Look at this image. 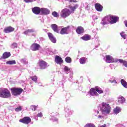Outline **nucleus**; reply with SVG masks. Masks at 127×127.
Here are the masks:
<instances>
[{"label":"nucleus","mask_w":127,"mask_h":127,"mask_svg":"<svg viewBox=\"0 0 127 127\" xmlns=\"http://www.w3.org/2000/svg\"><path fill=\"white\" fill-rule=\"evenodd\" d=\"M17 47V44L16 43H13L11 45V48L12 49H14V48H16Z\"/></svg>","instance_id":"58836bf2"},{"label":"nucleus","mask_w":127,"mask_h":127,"mask_svg":"<svg viewBox=\"0 0 127 127\" xmlns=\"http://www.w3.org/2000/svg\"><path fill=\"white\" fill-rule=\"evenodd\" d=\"M21 63H23V64H28V62H27V61L26 60V59H22L21 60Z\"/></svg>","instance_id":"ea45409f"},{"label":"nucleus","mask_w":127,"mask_h":127,"mask_svg":"<svg viewBox=\"0 0 127 127\" xmlns=\"http://www.w3.org/2000/svg\"><path fill=\"white\" fill-rule=\"evenodd\" d=\"M43 117V115L42 114V113L40 112L37 114V116H34V119L37 121V120H38V118H42Z\"/></svg>","instance_id":"473e14b6"},{"label":"nucleus","mask_w":127,"mask_h":127,"mask_svg":"<svg viewBox=\"0 0 127 127\" xmlns=\"http://www.w3.org/2000/svg\"><path fill=\"white\" fill-rule=\"evenodd\" d=\"M31 108H34V111H35L36 110V107H35V106H32Z\"/></svg>","instance_id":"6e6d98bb"},{"label":"nucleus","mask_w":127,"mask_h":127,"mask_svg":"<svg viewBox=\"0 0 127 127\" xmlns=\"http://www.w3.org/2000/svg\"><path fill=\"white\" fill-rule=\"evenodd\" d=\"M36 32V30L35 29H30L26 30L25 31L23 32V34L25 35H29V33H33Z\"/></svg>","instance_id":"2eb2a0df"},{"label":"nucleus","mask_w":127,"mask_h":127,"mask_svg":"<svg viewBox=\"0 0 127 127\" xmlns=\"http://www.w3.org/2000/svg\"><path fill=\"white\" fill-rule=\"evenodd\" d=\"M6 64L7 65H14V64H16V62H15V61H14V60L9 61H7L6 62Z\"/></svg>","instance_id":"7c9ffc66"},{"label":"nucleus","mask_w":127,"mask_h":127,"mask_svg":"<svg viewBox=\"0 0 127 127\" xmlns=\"http://www.w3.org/2000/svg\"><path fill=\"white\" fill-rule=\"evenodd\" d=\"M68 81H69V82H72V79L69 77V78H68Z\"/></svg>","instance_id":"13d9d810"},{"label":"nucleus","mask_w":127,"mask_h":127,"mask_svg":"<svg viewBox=\"0 0 127 127\" xmlns=\"http://www.w3.org/2000/svg\"><path fill=\"white\" fill-rule=\"evenodd\" d=\"M25 2H32L33 1H36V0H24Z\"/></svg>","instance_id":"c03bdc74"},{"label":"nucleus","mask_w":127,"mask_h":127,"mask_svg":"<svg viewBox=\"0 0 127 127\" xmlns=\"http://www.w3.org/2000/svg\"><path fill=\"white\" fill-rule=\"evenodd\" d=\"M100 110L103 115H109L111 113V106L110 104L103 102L100 104Z\"/></svg>","instance_id":"f03ea898"},{"label":"nucleus","mask_w":127,"mask_h":127,"mask_svg":"<svg viewBox=\"0 0 127 127\" xmlns=\"http://www.w3.org/2000/svg\"><path fill=\"white\" fill-rule=\"evenodd\" d=\"M56 116H57V113H55L54 112L51 113L50 120L53 122H55L56 123H58V119L56 117Z\"/></svg>","instance_id":"4468645a"},{"label":"nucleus","mask_w":127,"mask_h":127,"mask_svg":"<svg viewBox=\"0 0 127 127\" xmlns=\"http://www.w3.org/2000/svg\"><path fill=\"white\" fill-rule=\"evenodd\" d=\"M95 7L97 11H102L103 10V6L99 3L95 4Z\"/></svg>","instance_id":"5701e85b"},{"label":"nucleus","mask_w":127,"mask_h":127,"mask_svg":"<svg viewBox=\"0 0 127 127\" xmlns=\"http://www.w3.org/2000/svg\"><path fill=\"white\" fill-rule=\"evenodd\" d=\"M89 94L90 96L92 97H98L99 96V94L97 92V90L96 89V87L91 88L89 91Z\"/></svg>","instance_id":"ddd939ff"},{"label":"nucleus","mask_w":127,"mask_h":127,"mask_svg":"<svg viewBox=\"0 0 127 127\" xmlns=\"http://www.w3.org/2000/svg\"><path fill=\"white\" fill-rule=\"evenodd\" d=\"M22 110V106H19V107L15 109V112H20Z\"/></svg>","instance_id":"37998d69"},{"label":"nucleus","mask_w":127,"mask_h":127,"mask_svg":"<svg viewBox=\"0 0 127 127\" xmlns=\"http://www.w3.org/2000/svg\"><path fill=\"white\" fill-rule=\"evenodd\" d=\"M117 62H119V63H123V65L127 67V61H124L121 59H118L117 60Z\"/></svg>","instance_id":"cd10ccee"},{"label":"nucleus","mask_w":127,"mask_h":127,"mask_svg":"<svg viewBox=\"0 0 127 127\" xmlns=\"http://www.w3.org/2000/svg\"><path fill=\"white\" fill-rule=\"evenodd\" d=\"M19 122H20V123H22L23 124H25V125H28L29 123L31 122V119L28 117H26L19 120Z\"/></svg>","instance_id":"f8f14e48"},{"label":"nucleus","mask_w":127,"mask_h":127,"mask_svg":"<svg viewBox=\"0 0 127 127\" xmlns=\"http://www.w3.org/2000/svg\"><path fill=\"white\" fill-rule=\"evenodd\" d=\"M65 61L66 62V63H71L72 61L71 60V58L67 57L65 58Z\"/></svg>","instance_id":"4c0bfd02"},{"label":"nucleus","mask_w":127,"mask_h":127,"mask_svg":"<svg viewBox=\"0 0 127 127\" xmlns=\"http://www.w3.org/2000/svg\"><path fill=\"white\" fill-rule=\"evenodd\" d=\"M70 68L68 67V66H65L64 67V71L66 74H68L69 72H70Z\"/></svg>","instance_id":"72a5a7b5"},{"label":"nucleus","mask_w":127,"mask_h":127,"mask_svg":"<svg viewBox=\"0 0 127 127\" xmlns=\"http://www.w3.org/2000/svg\"><path fill=\"white\" fill-rule=\"evenodd\" d=\"M86 8L88 10H89V9H90V6H89L88 5H87V6L86 7Z\"/></svg>","instance_id":"5fc2aeb1"},{"label":"nucleus","mask_w":127,"mask_h":127,"mask_svg":"<svg viewBox=\"0 0 127 127\" xmlns=\"http://www.w3.org/2000/svg\"><path fill=\"white\" fill-rule=\"evenodd\" d=\"M79 63L80 64H85L86 63V58H81L79 60Z\"/></svg>","instance_id":"2f4dec72"},{"label":"nucleus","mask_w":127,"mask_h":127,"mask_svg":"<svg viewBox=\"0 0 127 127\" xmlns=\"http://www.w3.org/2000/svg\"><path fill=\"white\" fill-rule=\"evenodd\" d=\"M64 83H65V81H62V86H63V87H64Z\"/></svg>","instance_id":"4d7b16f0"},{"label":"nucleus","mask_w":127,"mask_h":127,"mask_svg":"<svg viewBox=\"0 0 127 127\" xmlns=\"http://www.w3.org/2000/svg\"><path fill=\"white\" fill-rule=\"evenodd\" d=\"M69 32H70V26H68L66 27L62 28L61 30L60 33V34L64 35V34H68Z\"/></svg>","instance_id":"0eeeda50"},{"label":"nucleus","mask_w":127,"mask_h":127,"mask_svg":"<svg viewBox=\"0 0 127 127\" xmlns=\"http://www.w3.org/2000/svg\"><path fill=\"white\" fill-rule=\"evenodd\" d=\"M79 5L77 4H75L74 5H69L68 8H64L62 10L60 13L61 17L63 18H66L68 16H70L72 13H74L77 8H78Z\"/></svg>","instance_id":"f257e3e1"},{"label":"nucleus","mask_w":127,"mask_h":127,"mask_svg":"<svg viewBox=\"0 0 127 127\" xmlns=\"http://www.w3.org/2000/svg\"><path fill=\"white\" fill-rule=\"evenodd\" d=\"M124 24H125L126 27H127V20L124 21Z\"/></svg>","instance_id":"864d4df0"},{"label":"nucleus","mask_w":127,"mask_h":127,"mask_svg":"<svg viewBox=\"0 0 127 127\" xmlns=\"http://www.w3.org/2000/svg\"><path fill=\"white\" fill-rule=\"evenodd\" d=\"M92 19L93 20H95V19H98V17H97V16L95 15H93L92 16Z\"/></svg>","instance_id":"49530a36"},{"label":"nucleus","mask_w":127,"mask_h":127,"mask_svg":"<svg viewBox=\"0 0 127 127\" xmlns=\"http://www.w3.org/2000/svg\"><path fill=\"white\" fill-rule=\"evenodd\" d=\"M45 52H46V53H47V54H48V55L52 54V52H51V50H50V49H46Z\"/></svg>","instance_id":"79ce46f5"},{"label":"nucleus","mask_w":127,"mask_h":127,"mask_svg":"<svg viewBox=\"0 0 127 127\" xmlns=\"http://www.w3.org/2000/svg\"><path fill=\"white\" fill-rule=\"evenodd\" d=\"M109 22H111L110 15L102 19L101 24H102V25H106V24H108Z\"/></svg>","instance_id":"1a4fd4ad"},{"label":"nucleus","mask_w":127,"mask_h":127,"mask_svg":"<svg viewBox=\"0 0 127 127\" xmlns=\"http://www.w3.org/2000/svg\"><path fill=\"white\" fill-rule=\"evenodd\" d=\"M51 27L53 30L55 31V32H57V33H59L60 29H59V27H58V26H57V25L55 24H52Z\"/></svg>","instance_id":"412c9836"},{"label":"nucleus","mask_w":127,"mask_h":127,"mask_svg":"<svg viewBox=\"0 0 127 127\" xmlns=\"http://www.w3.org/2000/svg\"><path fill=\"white\" fill-rule=\"evenodd\" d=\"M97 118H98V119H103L104 116H103L102 115H98Z\"/></svg>","instance_id":"8fccbe9b"},{"label":"nucleus","mask_w":127,"mask_h":127,"mask_svg":"<svg viewBox=\"0 0 127 127\" xmlns=\"http://www.w3.org/2000/svg\"><path fill=\"white\" fill-rule=\"evenodd\" d=\"M95 89H96L97 93H98V94H103V93H104L103 89H102V88H100L98 86H96Z\"/></svg>","instance_id":"c85d7f7f"},{"label":"nucleus","mask_w":127,"mask_h":127,"mask_svg":"<svg viewBox=\"0 0 127 127\" xmlns=\"http://www.w3.org/2000/svg\"><path fill=\"white\" fill-rule=\"evenodd\" d=\"M38 64L40 69H46V68H47V67L49 66L48 65V64H47V63L42 60L40 61L38 63Z\"/></svg>","instance_id":"423d86ee"},{"label":"nucleus","mask_w":127,"mask_h":127,"mask_svg":"<svg viewBox=\"0 0 127 127\" xmlns=\"http://www.w3.org/2000/svg\"><path fill=\"white\" fill-rule=\"evenodd\" d=\"M40 86H42V85L41 84V85H40Z\"/></svg>","instance_id":"680f3d73"},{"label":"nucleus","mask_w":127,"mask_h":127,"mask_svg":"<svg viewBox=\"0 0 127 127\" xmlns=\"http://www.w3.org/2000/svg\"><path fill=\"white\" fill-rule=\"evenodd\" d=\"M12 31H14V28L11 26L7 27L4 29V32L5 33H9V32H12Z\"/></svg>","instance_id":"4be33fe9"},{"label":"nucleus","mask_w":127,"mask_h":127,"mask_svg":"<svg viewBox=\"0 0 127 127\" xmlns=\"http://www.w3.org/2000/svg\"><path fill=\"white\" fill-rule=\"evenodd\" d=\"M69 2H78V1L76 0H65Z\"/></svg>","instance_id":"a18cd8bd"},{"label":"nucleus","mask_w":127,"mask_h":127,"mask_svg":"<svg viewBox=\"0 0 127 127\" xmlns=\"http://www.w3.org/2000/svg\"><path fill=\"white\" fill-rule=\"evenodd\" d=\"M52 14L54 17H59V14L56 11L53 12Z\"/></svg>","instance_id":"e433bc0d"},{"label":"nucleus","mask_w":127,"mask_h":127,"mask_svg":"<svg viewBox=\"0 0 127 127\" xmlns=\"http://www.w3.org/2000/svg\"><path fill=\"white\" fill-rule=\"evenodd\" d=\"M121 83L122 86L126 89H127V82L124 79H121Z\"/></svg>","instance_id":"c756f323"},{"label":"nucleus","mask_w":127,"mask_h":127,"mask_svg":"<svg viewBox=\"0 0 127 127\" xmlns=\"http://www.w3.org/2000/svg\"><path fill=\"white\" fill-rule=\"evenodd\" d=\"M122 127H126L124 125H123V126H122Z\"/></svg>","instance_id":"bf43d9fd"},{"label":"nucleus","mask_w":127,"mask_h":127,"mask_svg":"<svg viewBox=\"0 0 127 127\" xmlns=\"http://www.w3.org/2000/svg\"><path fill=\"white\" fill-rule=\"evenodd\" d=\"M110 23L111 24H114L117 23L119 21V17L115 15H110Z\"/></svg>","instance_id":"6e6552de"},{"label":"nucleus","mask_w":127,"mask_h":127,"mask_svg":"<svg viewBox=\"0 0 127 127\" xmlns=\"http://www.w3.org/2000/svg\"><path fill=\"white\" fill-rule=\"evenodd\" d=\"M111 83H114L115 84H117V81H116L115 79L113 80H110Z\"/></svg>","instance_id":"09e8293b"},{"label":"nucleus","mask_w":127,"mask_h":127,"mask_svg":"<svg viewBox=\"0 0 127 127\" xmlns=\"http://www.w3.org/2000/svg\"><path fill=\"white\" fill-rule=\"evenodd\" d=\"M30 79L32 80L35 83H36L37 82V76H33L30 77Z\"/></svg>","instance_id":"f704fd0d"},{"label":"nucleus","mask_w":127,"mask_h":127,"mask_svg":"<svg viewBox=\"0 0 127 127\" xmlns=\"http://www.w3.org/2000/svg\"><path fill=\"white\" fill-rule=\"evenodd\" d=\"M10 97H11V94H10V92H9V90L6 88L0 89V98L8 99V98H10Z\"/></svg>","instance_id":"7ed1b4c3"},{"label":"nucleus","mask_w":127,"mask_h":127,"mask_svg":"<svg viewBox=\"0 0 127 127\" xmlns=\"http://www.w3.org/2000/svg\"><path fill=\"white\" fill-rule=\"evenodd\" d=\"M32 10L35 14H39L41 11V8L39 7H34L32 9Z\"/></svg>","instance_id":"a211bd4d"},{"label":"nucleus","mask_w":127,"mask_h":127,"mask_svg":"<svg viewBox=\"0 0 127 127\" xmlns=\"http://www.w3.org/2000/svg\"><path fill=\"white\" fill-rule=\"evenodd\" d=\"M81 39L85 41H88V40H90V39H91V36L90 35H85L81 37Z\"/></svg>","instance_id":"393cba45"},{"label":"nucleus","mask_w":127,"mask_h":127,"mask_svg":"<svg viewBox=\"0 0 127 127\" xmlns=\"http://www.w3.org/2000/svg\"><path fill=\"white\" fill-rule=\"evenodd\" d=\"M23 90L20 88H13L11 89L12 95L13 96H19L22 93Z\"/></svg>","instance_id":"20e7f679"},{"label":"nucleus","mask_w":127,"mask_h":127,"mask_svg":"<svg viewBox=\"0 0 127 127\" xmlns=\"http://www.w3.org/2000/svg\"><path fill=\"white\" fill-rule=\"evenodd\" d=\"M64 112H65V117H66V118H68V117H69V116H71V115H72V114H73V110H71L69 106L65 107Z\"/></svg>","instance_id":"9d476101"},{"label":"nucleus","mask_w":127,"mask_h":127,"mask_svg":"<svg viewBox=\"0 0 127 127\" xmlns=\"http://www.w3.org/2000/svg\"><path fill=\"white\" fill-rule=\"evenodd\" d=\"M10 53L9 52H5L2 55L3 59H6V58H8V57H10Z\"/></svg>","instance_id":"a878e982"},{"label":"nucleus","mask_w":127,"mask_h":127,"mask_svg":"<svg viewBox=\"0 0 127 127\" xmlns=\"http://www.w3.org/2000/svg\"><path fill=\"white\" fill-rule=\"evenodd\" d=\"M84 127H96V126L92 123H88L86 124Z\"/></svg>","instance_id":"c9c22d12"},{"label":"nucleus","mask_w":127,"mask_h":127,"mask_svg":"<svg viewBox=\"0 0 127 127\" xmlns=\"http://www.w3.org/2000/svg\"><path fill=\"white\" fill-rule=\"evenodd\" d=\"M99 114V111H95V116H97V115Z\"/></svg>","instance_id":"603ef678"},{"label":"nucleus","mask_w":127,"mask_h":127,"mask_svg":"<svg viewBox=\"0 0 127 127\" xmlns=\"http://www.w3.org/2000/svg\"><path fill=\"white\" fill-rule=\"evenodd\" d=\"M41 12L42 14L47 15V14H49V13H50V11L47 8H41Z\"/></svg>","instance_id":"6ab92c4d"},{"label":"nucleus","mask_w":127,"mask_h":127,"mask_svg":"<svg viewBox=\"0 0 127 127\" xmlns=\"http://www.w3.org/2000/svg\"><path fill=\"white\" fill-rule=\"evenodd\" d=\"M123 126H124V125H123V124H118L117 125V127H123Z\"/></svg>","instance_id":"3c124183"},{"label":"nucleus","mask_w":127,"mask_h":127,"mask_svg":"<svg viewBox=\"0 0 127 127\" xmlns=\"http://www.w3.org/2000/svg\"><path fill=\"white\" fill-rule=\"evenodd\" d=\"M55 60L57 64H61V63L63 62V60H62V58L59 56H56L55 57Z\"/></svg>","instance_id":"aec40b11"},{"label":"nucleus","mask_w":127,"mask_h":127,"mask_svg":"<svg viewBox=\"0 0 127 127\" xmlns=\"http://www.w3.org/2000/svg\"><path fill=\"white\" fill-rule=\"evenodd\" d=\"M0 120H1V118L0 117Z\"/></svg>","instance_id":"052dcab7"},{"label":"nucleus","mask_w":127,"mask_h":127,"mask_svg":"<svg viewBox=\"0 0 127 127\" xmlns=\"http://www.w3.org/2000/svg\"><path fill=\"white\" fill-rule=\"evenodd\" d=\"M69 78H70V79H73V72L70 73Z\"/></svg>","instance_id":"de8ad7c7"},{"label":"nucleus","mask_w":127,"mask_h":127,"mask_svg":"<svg viewBox=\"0 0 127 127\" xmlns=\"http://www.w3.org/2000/svg\"><path fill=\"white\" fill-rule=\"evenodd\" d=\"M120 35L121 36V37H122V38H124V39H126V38H127V34H125L124 32H122L120 34Z\"/></svg>","instance_id":"a19ab883"},{"label":"nucleus","mask_w":127,"mask_h":127,"mask_svg":"<svg viewBox=\"0 0 127 127\" xmlns=\"http://www.w3.org/2000/svg\"><path fill=\"white\" fill-rule=\"evenodd\" d=\"M104 60L106 63H114L117 62L118 60H115L112 56L106 55L104 57Z\"/></svg>","instance_id":"39448f33"},{"label":"nucleus","mask_w":127,"mask_h":127,"mask_svg":"<svg viewBox=\"0 0 127 127\" xmlns=\"http://www.w3.org/2000/svg\"><path fill=\"white\" fill-rule=\"evenodd\" d=\"M48 35L49 36L50 40H51V41L53 42V43H56V38L54 37V36L53 35V34H52V33H48Z\"/></svg>","instance_id":"f3484780"},{"label":"nucleus","mask_w":127,"mask_h":127,"mask_svg":"<svg viewBox=\"0 0 127 127\" xmlns=\"http://www.w3.org/2000/svg\"><path fill=\"white\" fill-rule=\"evenodd\" d=\"M31 50L32 51H38L40 49V45L37 43H33L30 47Z\"/></svg>","instance_id":"9b49d317"},{"label":"nucleus","mask_w":127,"mask_h":127,"mask_svg":"<svg viewBox=\"0 0 127 127\" xmlns=\"http://www.w3.org/2000/svg\"><path fill=\"white\" fill-rule=\"evenodd\" d=\"M76 32L78 34H81L84 32V29L82 27H79L76 29Z\"/></svg>","instance_id":"bb28decb"},{"label":"nucleus","mask_w":127,"mask_h":127,"mask_svg":"<svg viewBox=\"0 0 127 127\" xmlns=\"http://www.w3.org/2000/svg\"><path fill=\"white\" fill-rule=\"evenodd\" d=\"M126 102V98H125L124 97H123L122 95H120L118 97V102L120 105H122L123 104H124Z\"/></svg>","instance_id":"dca6fc26"},{"label":"nucleus","mask_w":127,"mask_h":127,"mask_svg":"<svg viewBox=\"0 0 127 127\" xmlns=\"http://www.w3.org/2000/svg\"><path fill=\"white\" fill-rule=\"evenodd\" d=\"M121 112H122V108L120 107H116L114 110V113L115 115H118Z\"/></svg>","instance_id":"b1692460"}]
</instances>
